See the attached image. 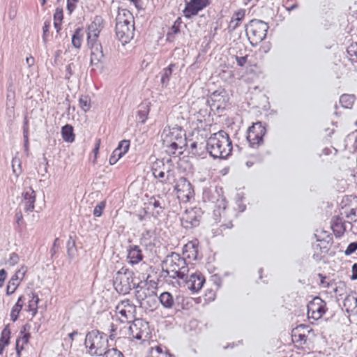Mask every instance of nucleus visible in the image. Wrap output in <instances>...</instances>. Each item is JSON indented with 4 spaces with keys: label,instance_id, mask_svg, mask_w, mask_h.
I'll use <instances>...</instances> for the list:
<instances>
[{
    "label": "nucleus",
    "instance_id": "obj_30",
    "mask_svg": "<svg viewBox=\"0 0 357 357\" xmlns=\"http://www.w3.org/2000/svg\"><path fill=\"white\" fill-rule=\"evenodd\" d=\"M154 234L153 230L146 229L143 231L139 239L141 245L145 246L146 249L153 247L155 245L153 242Z\"/></svg>",
    "mask_w": 357,
    "mask_h": 357
},
{
    "label": "nucleus",
    "instance_id": "obj_13",
    "mask_svg": "<svg viewBox=\"0 0 357 357\" xmlns=\"http://www.w3.org/2000/svg\"><path fill=\"white\" fill-rule=\"evenodd\" d=\"M129 334L138 340H145L149 335V323L142 319H135L128 328Z\"/></svg>",
    "mask_w": 357,
    "mask_h": 357
},
{
    "label": "nucleus",
    "instance_id": "obj_51",
    "mask_svg": "<svg viewBox=\"0 0 357 357\" xmlns=\"http://www.w3.org/2000/svg\"><path fill=\"white\" fill-rule=\"evenodd\" d=\"M122 157L121 152H119L116 149L113 151L110 158L109 159V163L111 165H113L116 163V162Z\"/></svg>",
    "mask_w": 357,
    "mask_h": 357
},
{
    "label": "nucleus",
    "instance_id": "obj_55",
    "mask_svg": "<svg viewBox=\"0 0 357 357\" xmlns=\"http://www.w3.org/2000/svg\"><path fill=\"white\" fill-rule=\"evenodd\" d=\"M357 250V241L352 242L349 244L347 249L344 251L346 256H349L354 253Z\"/></svg>",
    "mask_w": 357,
    "mask_h": 357
},
{
    "label": "nucleus",
    "instance_id": "obj_52",
    "mask_svg": "<svg viewBox=\"0 0 357 357\" xmlns=\"http://www.w3.org/2000/svg\"><path fill=\"white\" fill-rule=\"evenodd\" d=\"M12 167L13 173L15 174L17 176H19V174L22 172V170L20 169L21 167V162L20 159L17 158H13L12 160Z\"/></svg>",
    "mask_w": 357,
    "mask_h": 357
},
{
    "label": "nucleus",
    "instance_id": "obj_45",
    "mask_svg": "<svg viewBox=\"0 0 357 357\" xmlns=\"http://www.w3.org/2000/svg\"><path fill=\"white\" fill-rule=\"evenodd\" d=\"M130 148V141L123 139L121 141L116 149L119 152H121L122 156L124 155L129 150Z\"/></svg>",
    "mask_w": 357,
    "mask_h": 357
},
{
    "label": "nucleus",
    "instance_id": "obj_1",
    "mask_svg": "<svg viewBox=\"0 0 357 357\" xmlns=\"http://www.w3.org/2000/svg\"><path fill=\"white\" fill-rule=\"evenodd\" d=\"M206 146L207 151L213 158L227 159L231 155L233 150L229 134L222 130L207 139Z\"/></svg>",
    "mask_w": 357,
    "mask_h": 357
},
{
    "label": "nucleus",
    "instance_id": "obj_40",
    "mask_svg": "<svg viewBox=\"0 0 357 357\" xmlns=\"http://www.w3.org/2000/svg\"><path fill=\"white\" fill-rule=\"evenodd\" d=\"M206 149V142H192L190 144V150L193 154L200 155L202 152Z\"/></svg>",
    "mask_w": 357,
    "mask_h": 357
},
{
    "label": "nucleus",
    "instance_id": "obj_60",
    "mask_svg": "<svg viewBox=\"0 0 357 357\" xmlns=\"http://www.w3.org/2000/svg\"><path fill=\"white\" fill-rule=\"evenodd\" d=\"M237 65L240 67H243L248 61V55L245 56H235Z\"/></svg>",
    "mask_w": 357,
    "mask_h": 357
},
{
    "label": "nucleus",
    "instance_id": "obj_42",
    "mask_svg": "<svg viewBox=\"0 0 357 357\" xmlns=\"http://www.w3.org/2000/svg\"><path fill=\"white\" fill-rule=\"evenodd\" d=\"M181 32V29L176 25L172 24V26L169 29L167 35H166V40L169 43H173L176 36Z\"/></svg>",
    "mask_w": 357,
    "mask_h": 357
},
{
    "label": "nucleus",
    "instance_id": "obj_17",
    "mask_svg": "<svg viewBox=\"0 0 357 357\" xmlns=\"http://www.w3.org/2000/svg\"><path fill=\"white\" fill-rule=\"evenodd\" d=\"M211 3V0H190V2L185 3V7L183 10L184 16L190 19L192 16L197 15V13L207 7Z\"/></svg>",
    "mask_w": 357,
    "mask_h": 357
},
{
    "label": "nucleus",
    "instance_id": "obj_35",
    "mask_svg": "<svg viewBox=\"0 0 357 357\" xmlns=\"http://www.w3.org/2000/svg\"><path fill=\"white\" fill-rule=\"evenodd\" d=\"M83 36L84 29L82 27L77 28L72 36V45L74 47L77 49L81 47Z\"/></svg>",
    "mask_w": 357,
    "mask_h": 357
},
{
    "label": "nucleus",
    "instance_id": "obj_50",
    "mask_svg": "<svg viewBox=\"0 0 357 357\" xmlns=\"http://www.w3.org/2000/svg\"><path fill=\"white\" fill-rule=\"evenodd\" d=\"M103 357H125L123 353L116 348H111L106 351Z\"/></svg>",
    "mask_w": 357,
    "mask_h": 357
},
{
    "label": "nucleus",
    "instance_id": "obj_24",
    "mask_svg": "<svg viewBox=\"0 0 357 357\" xmlns=\"http://www.w3.org/2000/svg\"><path fill=\"white\" fill-rule=\"evenodd\" d=\"M149 204L153 206L154 211H153V216L158 218L164 213L166 206L165 200L160 195L152 196L149 202Z\"/></svg>",
    "mask_w": 357,
    "mask_h": 357
},
{
    "label": "nucleus",
    "instance_id": "obj_54",
    "mask_svg": "<svg viewBox=\"0 0 357 357\" xmlns=\"http://www.w3.org/2000/svg\"><path fill=\"white\" fill-rule=\"evenodd\" d=\"M151 294H152L149 296V297L145 301V302L146 303V305H148L149 307L153 308L155 307L157 303L155 298L156 294L153 291H151Z\"/></svg>",
    "mask_w": 357,
    "mask_h": 357
},
{
    "label": "nucleus",
    "instance_id": "obj_37",
    "mask_svg": "<svg viewBox=\"0 0 357 357\" xmlns=\"http://www.w3.org/2000/svg\"><path fill=\"white\" fill-rule=\"evenodd\" d=\"M159 301H160L161 305L165 308L169 309V308H172L173 307V305H174L173 296L170 293H169L167 291H165L160 294V296H159Z\"/></svg>",
    "mask_w": 357,
    "mask_h": 357
},
{
    "label": "nucleus",
    "instance_id": "obj_34",
    "mask_svg": "<svg viewBox=\"0 0 357 357\" xmlns=\"http://www.w3.org/2000/svg\"><path fill=\"white\" fill-rule=\"evenodd\" d=\"M61 135L66 142H73L75 141L73 127L70 124L63 126L61 128Z\"/></svg>",
    "mask_w": 357,
    "mask_h": 357
},
{
    "label": "nucleus",
    "instance_id": "obj_9",
    "mask_svg": "<svg viewBox=\"0 0 357 357\" xmlns=\"http://www.w3.org/2000/svg\"><path fill=\"white\" fill-rule=\"evenodd\" d=\"M203 214L204 211L200 207L186 209L180 218L181 226L186 230H192L199 227Z\"/></svg>",
    "mask_w": 357,
    "mask_h": 357
},
{
    "label": "nucleus",
    "instance_id": "obj_7",
    "mask_svg": "<svg viewBox=\"0 0 357 357\" xmlns=\"http://www.w3.org/2000/svg\"><path fill=\"white\" fill-rule=\"evenodd\" d=\"M245 27L246 36L253 47L257 46L266 38L269 29L268 23L257 19L251 20Z\"/></svg>",
    "mask_w": 357,
    "mask_h": 357
},
{
    "label": "nucleus",
    "instance_id": "obj_39",
    "mask_svg": "<svg viewBox=\"0 0 357 357\" xmlns=\"http://www.w3.org/2000/svg\"><path fill=\"white\" fill-rule=\"evenodd\" d=\"M355 101V96L343 94L340 98V104L345 109H351Z\"/></svg>",
    "mask_w": 357,
    "mask_h": 357
},
{
    "label": "nucleus",
    "instance_id": "obj_25",
    "mask_svg": "<svg viewBox=\"0 0 357 357\" xmlns=\"http://www.w3.org/2000/svg\"><path fill=\"white\" fill-rule=\"evenodd\" d=\"M142 282L135 284V298L139 303L140 307H148L145 305V301L151 296V291L149 290V288H145L144 287L141 286Z\"/></svg>",
    "mask_w": 357,
    "mask_h": 357
},
{
    "label": "nucleus",
    "instance_id": "obj_12",
    "mask_svg": "<svg viewBox=\"0 0 357 357\" xmlns=\"http://www.w3.org/2000/svg\"><path fill=\"white\" fill-rule=\"evenodd\" d=\"M236 213L234 211L227 208V204L224 207H215L213 212V219L216 222H222L221 230L231 229L233 227V218Z\"/></svg>",
    "mask_w": 357,
    "mask_h": 357
},
{
    "label": "nucleus",
    "instance_id": "obj_2",
    "mask_svg": "<svg viewBox=\"0 0 357 357\" xmlns=\"http://www.w3.org/2000/svg\"><path fill=\"white\" fill-rule=\"evenodd\" d=\"M165 151L169 155H176L178 149H182L187 145L185 132L181 127H165L161 135Z\"/></svg>",
    "mask_w": 357,
    "mask_h": 357
},
{
    "label": "nucleus",
    "instance_id": "obj_16",
    "mask_svg": "<svg viewBox=\"0 0 357 357\" xmlns=\"http://www.w3.org/2000/svg\"><path fill=\"white\" fill-rule=\"evenodd\" d=\"M116 310L121 314L122 322L130 321L135 319L136 315V305L129 299L121 301L116 307Z\"/></svg>",
    "mask_w": 357,
    "mask_h": 357
},
{
    "label": "nucleus",
    "instance_id": "obj_48",
    "mask_svg": "<svg viewBox=\"0 0 357 357\" xmlns=\"http://www.w3.org/2000/svg\"><path fill=\"white\" fill-rule=\"evenodd\" d=\"M50 27V22L49 20H46L44 22L43 26V42L45 45L47 43V36L49 34V29Z\"/></svg>",
    "mask_w": 357,
    "mask_h": 357
},
{
    "label": "nucleus",
    "instance_id": "obj_22",
    "mask_svg": "<svg viewBox=\"0 0 357 357\" xmlns=\"http://www.w3.org/2000/svg\"><path fill=\"white\" fill-rule=\"evenodd\" d=\"M91 50V65L98 68L102 67L105 62V55L102 44L89 48Z\"/></svg>",
    "mask_w": 357,
    "mask_h": 357
},
{
    "label": "nucleus",
    "instance_id": "obj_10",
    "mask_svg": "<svg viewBox=\"0 0 357 357\" xmlns=\"http://www.w3.org/2000/svg\"><path fill=\"white\" fill-rule=\"evenodd\" d=\"M174 190L176 193L177 198L184 203L189 202L195 195L192 185L183 176L176 181Z\"/></svg>",
    "mask_w": 357,
    "mask_h": 357
},
{
    "label": "nucleus",
    "instance_id": "obj_23",
    "mask_svg": "<svg viewBox=\"0 0 357 357\" xmlns=\"http://www.w3.org/2000/svg\"><path fill=\"white\" fill-rule=\"evenodd\" d=\"M198 245L199 242L196 239L195 241H189L183 248V258L189 260H197L198 258Z\"/></svg>",
    "mask_w": 357,
    "mask_h": 357
},
{
    "label": "nucleus",
    "instance_id": "obj_53",
    "mask_svg": "<svg viewBox=\"0 0 357 357\" xmlns=\"http://www.w3.org/2000/svg\"><path fill=\"white\" fill-rule=\"evenodd\" d=\"M345 217L351 221L356 222L357 220V207L349 209V212L344 211Z\"/></svg>",
    "mask_w": 357,
    "mask_h": 357
},
{
    "label": "nucleus",
    "instance_id": "obj_4",
    "mask_svg": "<svg viewBox=\"0 0 357 357\" xmlns=\"http://www.w3.org/2000/svg\"><path fill=\"white\" fill-rule=\"evenodd\" d=\"M84 344L87 352L92 356L103 357L109 349L107 335L97 330L87 333Z\"/></svg>",
    "mask_w": 357,
    "mask_h": 357
},
{
    "label": "nucleus",
    "instance_id": "obj_14",
    "mask_svg": "<svg viewBox=\"0 0 357 357\" xmlns=\"http://www.w3.org/2000/svg\"><path fill=\"white\" fill-rule=\"evenodd\" d=\"M202 199L204 202L214 204L215 207L222 208L227 204V201L222 195V188H205L203 191Z\"/></svg>",
    "mask_w": 357,
    "mask_h": 357
},
{
    "label": "nucleus",
    "instance_id": "obj_29",
    "mask_svg": "<svg viewBox=\"0 0 357 357\" xmlns=\"http://www.w3.org/2000/svg\"><path fill=\"white\" fill-rule=\"evenodd\" d=\"M15 100L14 98H10V95L7 96V101H6V115L7 116V123L8 124L11 125L15 119Z\"/></svg>",
    "mask_w": 357,
    "mask_h": 357
},
{
    "label": "nucleus",
    "instance_id": "obj_56",
    "mask_svg": "<svg viewBox=\"0 0 357 357\" xmlns=\"http://www.w3.org/2000/svg\"><path fill=\"white\" fill-rule=\"evenodd\" d=\"M162 266H163L162 264ZM172 271H169L165 266H162V271L160 273L157 280L159 281L161 278L165 280L167 277L171 278Z\"/></svg>",
    "mask_w": 357,
    "mask_h": 357
},
{
    "label": "nucleus",
    "instance_id": "obj_11",
    "mask_svg": "<svg viewBox=\"0 0 357 357\" xmlns=\"http://www.w3.org/2000/svg\"><path fill=\"white\" fill-rule=\"evenodd\" d=\"M266 129L261 122L257 121L248 129L247 140L252 148H258L264 143Z\"/></svg>",
    "mask_w": 357,
    "mask_h": 357
},
{
    "label": "nucleus",
    "instance_id": "obj_19",
    "mask_svg": "<svg viewBox=\"0 0 357 357\" xmlns=\"http://www.w3.org/2000/svg\"><path fill=\"white\" fill-rule=\"evenodd\" d=\"M36 192L31 187L25 188L22 193L20 205L23 206L25 212H32L35 208Z\"/></svg>",
    "mask_w": 357,
    "mask_h": 357
},
{
    "label": "nucleus",
    "instance_id": "obj_8",
    "mask_svg": "<svg viewBox=\"0 0 357 357\" xmlns=\"http://www.w3.org/2000/svg\"><path fill=\"white\" fill-rule=\"evenodd\" d=\"M229 98L227 91L223 88H218L209 96V98H198L196 103L204 106L209 105L211 110L215 109L218 112L223 111L229 102Z\"/></svg>",
    "mask_w": 357,
    "mask_h": 357
},
{
    "label": "nucleus",
    "instance_id": "obj_41",
    "mask_svg": "<svg viewBox=\"0 0 357 357\" xmlns=\"http://www.w3.org/2000/svg\"><path fill=\"white\" fill-rule=\"evenodd\" d=\"M66 248L68 257L70 259H73L77 252V248L75 241L73 238L72 236L69 237V239L68 240L66 243Z\"/></svg>",
    "mask_w": 357,
    "mask_h": 357
},
{
    "label": "nucleus",
    "instance_id": "obj_31",
    "mask_svg": "<svg viewBox=\"0 0 357 357\" xmlns=\"http://www.w3.org/2000/svg\"><path fill=\"white\" fill-rule=\"evenodd\" d=\"M245 14V10L244 9H240L234 13L229 24V32L234 31L239 26V22L244 18Z\"/></svg>",
    "mask_w": 357,
    "mask_h": 357
},
{
    "label": "nucleus",
    "instance_id": "obj_33",
    "mask_svg": "<svg viewBox=\"0 0 357 357\" xmlns=\"http://www.w3.org/2000/svg\"><path fill=\"white\" fill-rule=\"evenodd\" d=\"M31 298L28 303V311L32 312V316L34 317L38 312V305L40 301L38 296L36 293L31 291L29 294Z\"/></svg>",
    "mask_w": 357,
    "mask_h": 357
},
{
    "label": "nucleus",
    "instance_id": "obj_57",
    "mask_svg": "<svg viewBox=\"0 0 357 357\" xmlns=\"http://www.w3.org/2000/svg\"><path fill=\"white\" fill-rule=\"evenodd\" d=\"M162 266H163L162 264ZM172 271H169L165 266H162V271L160 273L157 280L159 281L161 278L165 280L167 277L171 278Z\"/></svg>",
    "mask_w": 357,
    "mask_h": 357
},
{
    "label": "nucleus",
    "instance_id": "obj_26",
    "mask_svg": "<svg viewBox=\"0 0 357 357\" xmlns=\"http://www.w3.org/2000/svg\"><path fill=\"white\" fill-rule=\"evenodd\" d=\"M128 262L132 265L139 264L144 259L142 250L138 245H130L128 248Z\"/></svg>",
    "mask_w": 357,
    "mask_h": 357
},
{
    "label": "nucleus",
    "instance_id": "obj_5",
    "mask_svg": "<svg viewBox=\"0 0 357 357\" xmlns=\"http://www.w3.org/2000/svg\"><path fill=\"white\" fill-rule=\"evenodd\" d=\"M162 264L172 271L171 278L184 280L189 272L188 264L181 255L176 252L168 255L162 261Z\"/></svg>",
    "mask_w": 357,
    "mask_h": 357
},
{
    "label": "nucleus",
    "instance_id": "obj_20",
    "mask_svg": "<svg viewBox=\"0 0 357 357\" xmlns=\"http://www.w3.org/2000/svg\"><path fill=\"white\" fill-rule=\"evenodd\" d=\"M151 171L153 175L156 178H164L165 173L167 174L166 179L160 181L161 182H167L171 179V177L174 176V171L170 167L166 168L163 160H157L153 163Z\"/></svg>",
    "mask_w": 357,
    "mask_h": 357
},
{
    "label": "nucleus",
    "instance_id": "obj_49",
    "mask_svg": "<svg viewBox=\"0 0 357 357\" xmlns=\"http://www.w3.org/2000/svg\"><path fill=\"white\" fill-rule=\"evenodd\" d=\"M98 38L99 36L93 35H87L86 40L88 47L90 48L91 47L100 45L101 43L98 40Z\"/></svg>",
    "mask_w": 357,
    "mask_h": 357
},
{
    "label": "nucleus",
    "instance_id": "obj_18",
    "mask_svg": "<svg viewBox=\"0 0 357 357\" xmlns=\"http://www.w3.org/2000/svg\"><path fill=\"white\" fill-rule=\"evenodd\" d=\"M313 329L308 326L301 324L291 331V340L296 347H302L307 342L306 333L312 332Z\"/></svg>",
    "mask_w": 357,
    "mask_h": 357
},
{
    "label": "nucleus",
    "instance_id": "obj_15",
    "mask_svg": "<svg viewBox=\"0 0 357 357\" xmlns=\"http://www.w3.org/2000/svg\"><path fill=\"white\" fill-rule=\"evenodd\" d=\"M326 303L319 297H314L307 304V317L314 320L320 319L326 312Z\"/></svg>",
    "mask_w": 357,
    "mask_h": 357
},
{
    "label": "nucleus",
    "instance_id": "obj_59",
    "mask_svg": "<svg viewBox=\"0 0 357 357\" xmlns=\"http://www.w3.org/2000/svg\"><path fill=\"white\" fill-rule=\"evenodd\" d=\"M75 66L73 63H70L66 66L65 79H70V77L73 75V68Z\"/></svg>",
    "mask_w": 357,
    "mask_h": 357
},
{
    "label": "nucleus",
    "instance_id": "obj_21",
    "mask_svg": "<svg viewBox=\"0 0 357 357\" xmlns=\"http://www.w3.org/2000/svg\"><path fill=\"white\" fill-rule=\"evenodd\" d=\"M182 280L188 286V288L193 292L199 291L205 282V278L200 272L192 273L189 278L187 275V278Z\"/></svg>",
    "mask_w": 357,
    "mask_h": 357
},
{
    "label": "nucleus",
    "instance_id": "obj_58",
    "mask_svg": "<svg viewBox=\"0 0 357 357\" xmlns=\"http://www.w3.org/2000/svg\"><path fill=\"white\" fill-rule=\"evenodd\" d=\"M78 0H67L66 8L69 14H71L77 8Z\"/></svg>",
    "mask_w": 357,
    "mask_h": 357
},
{
    "label": "nucleus",
    "instance_id": "obj_46",
    "mask_svg": "<svg viewBox=\"0 0 357 357\" xmlns=\"http://www.w3.org/2000/svg\"><path fill=\"white\" fill-rule=\"evenodd\" d=\"M10 337V331L8 328V326H6L1 331L0 337V343L7 342V345L9 344Z\"/></svg>",
    "mask_w": 357,
    "mask_h": 357
},
{
    "label": "nucleus",
    "instance_id": "obj_63",
    "mask_svg": "<svg viewBox=\"0 0 357 357\" xmlns=\"http://www.w3.org/2000/svg\"><path fill=\"white\" fill-rule=\"evenodd\" d=\"M27 268L25 266H22L17 270L13 275H17L19 280L22 282L24 280Z\"/></svg>",
    "mask_w": 357,
    "mask_h": 357
},
{
    "label": "nucleus",
    "instance_id": "obj_47",
    "mask_svg": "<svg viewBox=\"0 0 357 357\" xmlns=\"http://www.w3.org/2000/svg\"><path fill=\"white\" fill-rule=\"evenodd\" d=\"M106 206V203L105 201L100 202L99 204H98L93 210V215L95 217H100L102 214L103 210L105 209Z\"/></svg>",
    "mask_w": 357,
    "mask_h": 357
},
{
    "label": "nucleus",
    "instance_id": "obj_61",
    "mask_svg": "<svg viewBox=\"0 0 357 357\" xmlns=\"http://www.w3.org/2000/svg\"><path fill=\"white\" fill-rule=\"evenodd\" d=\"M63 19V8H56L55 13L54 14V21L62 22Z\"/></svg>",
    "mask_w": 357,
    "mask_h": 357
},
{
    "label": "nucleus",
    "instance_id": "obj_32",
    "mask_svg": "<svg viewBox=\"0 0 357 357\" xmlns=\"http://www.w3.org/2000/svg\"><path fill=\"white\" fill-rule=\"evenodd\" d=\"M175 67L176 64L171 63L167 68H165L160 73V82L162 86H167L169 84L170 77L172 75L173 70Z\"/></svg>",
    "mask_w": 357,
    "mask_h": 357
},
{
    "label": "nucleus",
    "instance_id": "obj_43",
    "mask_svg": "<svg viewBox=\"0 0 357 357\" xmlns=\"http://www.w3.org/2000/svg\"><path fill=\"white\" fill-rule=\"evenodd\" d=\"M79 105L84 112H88L91 106L90 97L88 95H82L79 99Z\"/></svg>",
    "mask_w": 357,
    "mask_h": 357
},
{
    "label": "nucleus",
    "instance_id": "obj_6",
    "mask_svg": "<svg viewBox=\"0 0 357 357\" xmlns=\"http://www.w3.org/2000/svg\"><path fill=\"white\" fill-rule=\"evenodd\" d=\"M135 273L126 267H122L116 273L113 279V285L119 294L126 295L135 287Z\"/></svg>",
    "mask_w": 357,
    "mask_h": 357
},
{
    "label": "nucleus",
    "instance_id": "obj_28",
    "mask_svg": "<svg viewBox=\"0 0 357 357\" xmlns=\"http://www.w3.org/2000/svg\"><path fill=\"white\" fill-rule=\"evenodd\" d=\"M331 229L337 238L341 237L346 231L344 220L340 216H335L331 220Z\"/></svg>",
    "mask_w": 357,
    "mask_h": 357
},
{
    "label": "nucleus",
    "instance_id": "obj_64",
    "mask_svg": "<svg viewBox=\"0 0 357 357\" xmlns=\"http://www.w3.org/2000/svg\"><path fill=\"white\" fill-rule=\"evenodd\" d=\"M20 257L15 252H13L10 254L9 259H8V264L10 266H14L17 264L19 262Z\"/></svg>",
    "mask_w": 357,
    "mask_h": 357
},
{
    "label": "nucleus",
    "instance_id": "obj_36",
    "mask_svg": "<svg viewBox=\"0 0 357 357\" xmlns=\"http://www.w3.org/2000/svg\"><path fill=\"white\" fill-rule=\"evenodd\" d=\"M23 301H24V296H20L18 298L16 303L14 305V306L13 307V308L11 310V312H10V319L13 322L17 321V319H18L19 314H20V312L22 310V307H23Z\"/></svg>",
    "mask_w": 357,
    "mask_h": 357
},
{
    "label": "nucleus",
    "instance_id": "obj_38",
    "mask_svg": "<svg viewBox=\"0 0 357 357\" xmlns=\"http://www.w3.org/2000/svg\"><path fill=\"white\" fill-rule=\"evenodd\" d=\"M21 281L17 275H13L8 282L6 287V294L10 296L15 293L17 287L20 286Z\"/></svg>",
    "mask_w": 357,
    "mask_h": 357
},
{
    "label": "nucleus",
    "instance_id": "obj_27",
    "mask_svg": "<svg viewBox=\"0 0 357 357\" xmlns=\"http://www.w3.org/2000/svg\"><path fill=\"white\" fill-rule=\"evenodd\" d=\"M104 28V20L100 15H96L86 30V34L100 36V31Z\"/></svg>",
    "mask_w": 357,
    "mask_h": 357
},
{
    "label": "nucleus",
    "instance_id": "obj_44",
    "mask_svg": "<svg viewBox=\"0 0 357 357\" xmlns=\"http://www.w3.org/2000/svg\"><path fill=\"white\" fill-rule=\"evenodd\" d=\"M347 52L351 62H357V43H351L347 47Z\"/></svg>",
    "mask_w": 357,
    "mask_h": 357
},
{
    "label": "nucleus",
    "instance_id": "obj_62",
    "mask_svg": "<svg viewBox=\"0 0 357 357\" xmlns=\"http://www.w3.org/2000/svg\"><path fill=\"white\" fill-rule=\"evenodd\" d=\"M354 296L348 295L346 296L343 301V305L347 307V312H349V307H353Z\"/></svg>",
    "mask_w": 357,
    "mask_h": 357
},
{
    "label": "nucleus",
    "instance_id": "obj_3",
    "mask_svg": "<svg viewBox=\"0 0 357 357\" xmlns=\"http://www.w3.org/2000/svg\"><path fill=\"white\" fill-rule=\"evenodd\" d=\"M116 20L115 31L116 38L123 45H125L134 37L135 24L133 16L129 11L123 10L122 14L119 13Z\"/></svg>",
    "mask_w": 357,
    "mask_h": 357
}]
</instances>
